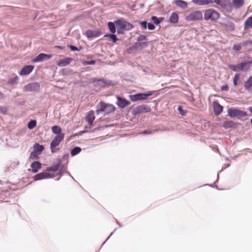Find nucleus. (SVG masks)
<instances>
[{
    "mask_svg": "<svg viewBox=\"0 0 252 252\" xmlns=\"http://www.w3.org/2000/svg\"><path fill=\"white\" fill-rule=\"evenodd\" d=\"M52 131L53 133L56 134V135H59L60 134H64V133H62V128L58 126H53L52 127Z\"/></svg>",
    "mask_w": 252,
    "mask_h": 252,
    "instance_id": "nucleus-27",
    "label": "nucleus"
},
{
    "mask_svg": "<svg viewBox=\"0 0 252 252\" xmlns=\"http://www.w3.org/2000/svg\"><path fill=\"white\" fill-rule=\"evenodd\" d=\"M85 34L86 36L90 38L98 37L101 34V32L99 30H88Z\"/></svg>",
    "mask_w": 252,
    "mask_h": 252,
    "instance_id": "nucleus-13",
    "label": "nucleus"
},
{
    "mask_svg": "<svg viewBox=\"0 0 252 252\" xmlns=\"http://www.w3.org/2000/svg\"><path fill=\"white\" fill-rule=\"evenodd\" d=\"M95 62L94 61H85L83 62L84 65H93L95 64Z\"/></svg>",
    "mask_w": 252,
    "mask_h": 252,
    "instance_id": "nucleus-42",
    "label": "nucleus"
},
{
    "mask_svg": "<svg viewBox=\"0 0 252 252\" xmlns=\"http://www.w3.org/2000/svg\"><path fill=\"white\" fill-rule=\"evenodd\" d=\"M40 154H37V153H36V151L33 150V151L31 154L30 157L32 158H36Z\"/></svg>",
    "mask_w": 252,
    "mask_h": 252,
    "instance_id": "nucleus-40",
    "label": "nucleus"
},
{
    "mask_svg": "<svg viewBox=\"0 0 252 252\" xmlns=\"http://www.w3.org/2000/svg\"><path fill=\"white\" fill-rule=\"evenodd\" d=\"M251 64H252V61L238 63L237 64L238 71H247L250 68Z\"/></svg>",
    "mask_w": 252,
    "mask_h": 252,
    "instance_id": "nucleus-10",
    "label": "nucleus"
},
{
    "mask_svg": "<svg viewBox=\"0 0 252 252\" xmlns=\"http://www.w3.org/2000/svg\"><path fill=\"white\" fill-rule=\"evenodd\" d=\"M7 108L4 106H0V113L2 114H6L7 111Z\"/></svg>",
    "mask_w": 252,
    "mask_h": 252,
    "instance_id": "nucleus-39",
    "label": "nucleus"
},
{
    "mask_svg": "<svg viewBox=\"0 0 252 252\" xmlns=\"http://www.w3.org/2000/svg\"><path fill=\"white\" fill-rule=\"evenodd\" d=\"M248 43H250L251 44H252V41H246L245 42H244L243 43V44L245 45H247Z\"/></svg>",
    "mask_w": 252,
    "mask_h": 252,
    "instance_id": "nucleus-52",
    "label": "nucleus"
},
{
    "mask_svg": "<svg viewBox=\"0 0 252 252\" xmlns=\"http://www.w3.org/2000/svg\"><path fill=\"white\" fill-rule=\"evenodd\" d=\"M117 32L119 34H123L124 31H129L133 28L132 24L123 19H120L115 21Z\"/></svg>",
    "mask_w": 252,
    "mask_h": 252,
    "instance_id": "nucleus-2",
    "label": "nucleus"
},
{
    "mask_svg": "<svg viewBox=\"0 0 252 252\" xmlns=\"http://www.w3.org/2000/svg\"><path fill=\"white\" fill-rule=\"evenodd\" d=\"M36 122L35 120H31L28 124V127L32 129L36 126Z\"/></svg>",
    "mask_w": 252,
    "mask_h": 252,
    "instance_id": "nucleus-34",
    "label": "nucleus"
},
{
    "mask_svg": "<svg viewBox=\"0 0 252 252\" xmlns=\"http://www.w3.org/2000/svg\"><path fill=\"white\" fill-rule=\"evenodd\" d=\"M240 74L239 73H237L235 75L234 77L233 78V84L235 86H237V81L240 78Z\"/></svg>",
    "mask_w": 252,
    "mask_h": 252,
    "instance_id": "nucleus-36",
    "label": "nucleus"
},
{
    "mask_svg": "<svg viewBox=\"0 0 252 252\" xmlns=\"http://www.w3.org/2000/svg\"><path fill=\"white\" fill-rule=\"evenodd\" d=\"M130 99L132 101H136L138 100H140L137 94L133 95H129Z\"/></svg>",
    "mask_w": 252,
    "mask_h": 252,
    "instance_id": "nucleus-37",
    "label": "nucleus"
},
{
    "mask_svg": "<svg viewBox=\"0 0 252 252\" xmlns=\"http://www.w3.org/2000/svg\"><path fill=\"white\" fill-rule=\"evenodd\" d=\"M115 109L116 108L113 105L101 102L97 106L96 112L98 114L103 112L105 115L114 112Z\"/></svg>",
    "mask_w": 252,
    "mask_h": 252,
    "instance_id": "nucleus-3",
    "label": "nucleus"
},
{
    "mask_svg": "<svg viewBox=\"0 0 252 252\" xmlns=\"http://www.w3.org/2000/svg\"><path fill=\"white\" fill-rule=\"evenodd\" d=\"M147 25H148V28L150 30H153L155 28V26L152 23H149L147 24Z\"/></svg>",
    "mask_w": 252,
    "mask_h": 252,
    "instance_id": "nucleus-46",
    "label": "nucleus"
},
{
    "mask_svg": "<svg viewBox=\"0 0 252 252\" xmlns=\"http://www.w3.org/2000/svg\"><path fill=\"white\" fill-rule=\"evenodd\" d=\"M105 37H109L112 40L113 42H116L118 40V38L116 35L115 34H106L104 35Z\"/></svg>",
    "mask_w": 252,
    "mask_h": 252,
    "instance_id": "nucleus-35",
    "label": "nucleus"
},
{
    "mask_svg": "<svg viewBox=\"0 0 252 252\" xmlns=\"http://www.w3.org/2000/svg\"><path fill=\"white\" fill-rule=\"evenodd\" d=\"M34 150L36 151L38 154H41L43 151L44 148L43 145H39L38 143H35L33 146Z\"/></svg>",
    "mask_w": 252,
    "mask_h": 252,
    "instance_id": "nucleus-28",
    "label": "nucleus"
},
{
    "mask_svg": "<svg viewBox=\"0 0 252 252\" xmlns=\"http://www.w3.org/2000/svg\"><path fill=\"white\" fill-rule=\"evenodd\" d=\"M2 96V94L0 92V98Z\"/></svg>",
    "mask_w": 252,
    "mask_h": 252,
    "instance_id": "nucleus-54",
    "label": "nucleus"
},
{
    "mask_svg": "<svg viewBox=\"0 0 252 252\" xmlns=\"http://www.w3.org/2000/svg\"><path fill=\"white\" fill-rule=\"evenodd\" d=\"M81 151V149L79 147H74L71 151V155L72 156H75L79 154Z\"/></svg>",
    "mask_w": 252,
    "mask_h": 252,
    "instance_id": "nucleus-33",
    "label": "nucleus"
},
{
    "mask_svg": "<svg viewBox=\"0 0 252 252\" xmlns=\"http://www.w3.org/2000/svg\"><path fill=\"white\" fill-rule=\"evenodd\" d=\"M39 88L40 84L37 82L29 83L24 87V90L27 92L38 91Z\"/></svg>",
    "mask_w": 252,
    "mask_h": 252,
    "instance_id": "nucleus-8",
    "label": "nucleus"
},
{
    "mask_svg": "<svg viewBox=\"0 0 252 252\" xmlns=\"http://www.w3.org/2000/svg\"><path fill=\"white\" fill-rule=\"evenodd\" d=\"M252 28V17H249L244 23V29L248 30Z\"/></svg>",
    "mask_w": 252,
    "mask_h": 252,
    "instance_id": "nucleus-24",
    "label": "nucleus"
},
{
    "mask_svg": "<svg viewBox=\"0 0 252 252\" xmlns=\"http://www.w3.org/2000/svg\"><path fill=\"white\" fill-rule=\"evenodd\" d=\"M228 67L234 71H235V72L238 71V68L237 67V65H235L233 64H229V65H228Z\"/></svg>",
    "mask_w": 252,
    "mask_h": 252,
    "instance_id": "nucleus-41",
    "label": "nucleus"
},
{
    "mask_svg": "<svg viewBox=\"0 0 252 252\" xmlns=\"http://www.w3.org/2000/svg\"><path fill=\"white\" fill-rule=\"evenodd\" d=\"M214 114L219 116L222 111L223 107L220 105L218 102H214Z\"/></svg>",
    "mask_w": 252,
    "mask_h": 252,
    "instance_id": "nucleus-17",
    "label": "nucleus"
},
{
    "mask_svg": "<svg viewBox=\"0 0 252 252\" xmlns=\"http://www.w3.org/2000/svg\"><path fill=\"white\" fill-rule=\"evenodd\" d=\"M64 134H60L59 135H56L54 137L50 144V149L52 153H54L57 151L59 149L56 147L60 145V143L64 139Z\"/></svg>",
    "mask_w": 252,
    "mask_h": 252,
    "instance_id": "nucleus-4",
    "label": "nucleus"
},
{
    "mask_svg": "<svg viewBox=\"0 0 252 252\" xmlns=\"http://www.w3.org/2000/svg\"><path fill=\"white\" fill-rule=\"evenodd\" d=\"M33 68L34 66L33 65H26L21 69L19 74L22 76L27 75L33 70Z\"/></svg>",
    "mask_w": 252,
    "mask_h": 252,
    "instance_id": "nucleus-14",
    "label": "nucleus"
},
{
    "mask_svg": "<svg viewBox=\"0 0 252 252\" xmlns=\"http://www.w3.org/2000/svg\"><path fill=\"white\" fill-rule=\"evenodd\" d=\"M233 48L234 50L239 51L241 49V46L239 44H236L234 45Z\"/></svg>",
    "mask_w": 252,
    "mask_h": 252,
    "instance_id": "nucleus-45",
    "label": "nucleus"
},
{
    "mask_svg": "<svg viewBox=\"0 0 252 252\" xmlns=\"http://www.w3.org/2000/svg\"><path fill=\"white\" fill-rule=\"evenodd\" d=\"M252 87V76L245 83L244 87L246 89H249Z\"/></svg>",
    "mask_w": 252,
    "mask_h": 252,
    "instance_id": "nucleus-30",
    "label": "nucleus"
},
{
    "mask_svg": "<svg viewBox=\"0 0 252 252\" xmlns=\"http://www.w3.org/2000/svg\"><path fill=\"white\" fill-rule=\"evenodd\" d=\"M178 110L182 116H185L186 114V112L184 111L182 108V107L179 106L178 108Z\"/></svg>",
    "mask_w": 252,
    "mask_h": 252,
    "instance_id": "nucleus-43",
    "label": "nucleus"
},
{
    "mask_svg": "<svg viewBox=\"0 0 252 252\" xmlns=\"http://www.w3.org/2000/svg\"><path fill=\"white\" fill-rule=\"evenodd\" d=\"M151 19L155 24L158 25L162 21L163 18L161 17L158 18L156 16H152Z\"/></svg>",
    "mask_w": 252,
    "mask_h": 252,
    "instance_id": "nucleus-32",
    "label": "nucleus"
},
{
    "mask_svg": "<svg viewBox=\"0 0 252 252\" xmlns=\"http://www.w3.org/2000/svg\"><path fill=\"white\" fill-rule=\"evenodd\" d=\"M108 27L110 32L112 33H114L116 32V27L114 23L112 22H109L108 23Z\"/></svg>",
    "mask_w": 252,
    "mask_h": 252,
    "instance_id": "nucleus-31",
    "label": "nucleus"
},
{
    "mask_svg": "<svg viewBox=\"0 0 252 252\" xmlns=\"http://www.w3.org/2000/svg\"><path fill=\"white\" fill-rule=\"evenodd\" d=\"M192 1L198 5H205L213 3V0H192Z\"/></svg>",
    "mask_w": 252,
    "mask_h": 252,
    "instance_id": "nucleus-19",
    "label": "nucleus"
},
{
    "mask_svg": "<svg viewBox=\"0 0 252 252\" xmlns=\"http://www.w3.org/2000/svg\"><path fill=\"white\" fill-rule=\"evenodd\" d=\"M204 16L206 20L210 19L215 21L219 18L220 14L215 10L209 9L205 11Z\"/></svg>",
    "mask_w": 252,
    "mask_h": 252,
    "instance_id": "nucleus-6",
    "label": "nucleus"
},
{
    "mask_svg": "<svg viewBox=\"0 0 252 252\" xmlns=\"http://www.w3.org/2000/svg\"><path fill=\"white\" fill-rule=\"evenodd\" d=\"M94 119L95 116L94 112L93 111H89L86 117V121L88 122L90 126H91L93 125V123Z\"/></svg>",
    "mask_w": 252,
    "mask_h": 252,
    "instance_id": "nucleus-16",
    "label": "nucleus"
},
{
    "mask_svg": "<svg viewBox=\"0 0 252 252\" xmlns=\"http://www.w3.org/2000/svg\"><path fill=\"white\" fill-rule=\"evenodd\" d=\"M117 104L121 108H124L130 104V102L121 97H117Z\"/></svg>",
    "mask_w": 252,
    "mask_h": 252,
    "instance_id": "nucleus-15",
    "label": "nucleus"
},
{
    "mask_svg": "<svg viewBox=\"0 0 252 252\" xmlns=\"http://www.w3.org/2000/svg\"><path fill=\"white\" fill-rule=\"evenodd\" d=\"M106 127H107L108 126H105Z\"/></svg>",
    "mask_w": 252,
    "mask_h": 252,
    "instance_id": "nucleus-56",
    "label": "nucleus"
},
{
    "mask_svg": "<svg viewBox=\"0 0 252 252\" xmlns=\"http://www.w3.org/2000/svg\"><path fill=\"white\" fill-rule=\"evenodd\" d=\"M140 24L143 28L145 29L147 28V23L146 21H142L140 22Z\"/></svg>",
    "mask_w": 252,
    "mask_h": 252,
    "instance_id": "nucleus-47",
    "label": "nucleus"
},
{
    "mask_svg": "<svg viewBox=\"0 0 252 252\" xmlns=\"http://www.w3.org/2000/svg\"><path fill=\"white\" fill-rule=\"evenodd\" d=\"M19 77L17 76H15L13 77L10 78L8 81V84L10 86H13L17 83Z\"/></svg>",
    "mask_w": 252,
    "mask_h": 252,
    "instance_id": "nucleus-29",
    "label": "nucleus"
},
{
    "mask_svg": "<svg viewBox=\"0 0 252 252\" xmlns=\"http://www.w3.org/2000/svg\"><path fill=\"white\" fill-rule=\"evenodd\" d=\"M228 114L230 117H236L238 119L244 118L247 115V112L236 108L229 109Z\"/></svg>",
    "mask_w": 252,
    "mask_h": 252,
    "instance_id": "nucleus-5",
    "label": "nucleus"
},
{
    "mask_svg": "<svg viewBox=\"0 0 252 252\" xmlns=\"http://www.w3.org/2000/svg\"><path fill=\"white\" fill-rule=\"evenodd\" d=\"M148 44L147 42H143L140 43V45L142 47H146L147 46Z\"/></svg>",
    "mask_w": 252,
    "mask_h": 252,
    "instance_id": "nucleus-51",
    "label": "nucleus"
},
{
    "mask_svg": "<svg viewBox=\"0 0 252 252\" xmlns=\"http://www.w3.org/2000/svg\"><path fill=\"white\" fill-rule=\"evenodd\" d=\"M229 89L227 85H223L221 87V90L224 91H227Z\"/></svg>",
    "mask_w": 252,
    "mask_h": 252,
    "instance_id": "nucleus-48",
    "label": "nucleus"
},
{
    "mask_svg": "<svg viewBox=\"0 0 252 252\" xmlns=\"http://www.w3.org/2000/svg\"><path fill=\"white\" fill-rule=\"evenodd\" d=\"M95 85L100 87H108L112 85V82L109 80L99 79L97 80Z\"/></svg>",
    "mask_w": 252,
    "mask_h": 252,
    "instance_id": "nucleus-12",
    "label": "nucleus"
},
{
    "mask_svg": "<svg viewBox=\"0 0 252 252\" xmlns=\"http://www.w3.org/2000/svg\"><path fill=\"white\" fill-rule=\"evenodd\" d=\"M52 56V55L40 53L35 58L33 59L32 62L33 63L42 62L45 61L49 60L51 58Z\"/></svg>",
    "mask_w": 252,
    "mask_h": 252,
    "instance_id": "nucleus-9",
    "label": "nucleus"
},
{
    "mask_svg": "<svg viewBox=\"0 0 252 252\" xmlns=\"http://www.w3.org/2000/svg\"><path fill=\"white\" fill-rule=\"evenodd\" d=\"M69 48L71 49V50L72 51H78V49L74 46L69 45Z\"/></svg>",
    "mask_w": 252,
    "mask_h": 252,
    "instance_id": "nucleus-49",
    "label": "nucleus"
},
{
    "mask_svg": "<svg viewBox=\"0 0 252 252\" xmlns=\"http://www.w3.org/2000/svg\"><path fill=\"white\" fill-rule=\"evenodd\" d=\"M251 124L252 125V119L251 120Z\"/></svg>",
    "mask_w": 252,
    "mask_h": 252,
    "instance_id": "nucleus-55",
    "label": "nucleus"
},
{
    "mask_svg": "<svg viewBox=\"0 0 252 252\" xmlns=\"http://www.w3.org/2000/svg\"><path fill=\"white\" fill-rule=\"evenodd\" d=\"M146 36L145 35H140V36H139L137 38V40L138 41H143V40H145L146 39Z\"/></svg>",
    "mask_w": 252,
    "mask_h": 252,
    "instance_id": "nucleus-44",
    "label": "nucleus"
},
{
    "mask_svg": "<svg viewBox=\"0 0 252 252\" xmlns=\"http://www.w3.org/2000/svg\"><path fill=\"white\" fill-rule=\"evenodd\" d=\"M150 111L151 108L144 105L137 106L133 109V112L134 115H137L143 112H148Z\"/></svg>",
    "mask_w": 252,
    "mask_h": 252,
    "instance_id": "nucleus-11",
    "label": "nucleus"
},
{
    "mask_svg": "<svg viewBox=\"0 0 252 252\" xmlns=\"http://www.w3.org/2000/svg\"><path fill=\"white\" fill-rule=\"evenodd\" d=\"M202 14L199 11H196L190 13L186 17V20L189 21H197L202 19Z\"/></svg>",
    "mask_w": 252,
    "mask_h": 252,
    "instance_id": "nucleus-7",
    "label": "nucleus"
},
{
    "mask_svg": "<svg viewBox=\"0 0 252 252\" xmlns=\"http://www.w3.org/2000/svg\"><path fill=\"white\" fill-rule=\"evenodd\" d=\"M152 133V131H148V130H144L142 132V134H151Z\"/></svg>",
    "mask_w": 252,
    "mask_h": 252,
    "instance_id": "nucleus-50",
    "label": "nucleus"
},
{
    "mask_svg": "<svg viewBox=\"0 0 252 252\" xmlns=\"http://www.w3.org/2000/svg\"><path fill=\"white\" fill-rule=\"evenodd\" d=\"M222 126L225 129L233 128L235 127V124L232 121H227L223 123Z\"/></svg>",
    "mask_w": 252,
    "mask_h": 252,
    "instance_id": "nucleus-22",
    "label": "nucleus"
},
{
    "mask_svg": "<svg viewBox=\"0 0 252 252\" xmlns=\"http://www.w3.org/2000/svg\"><path fill=\"white\" fill-rule=\"evenodd\" d=\"M175 3L179 7L185 9L187 7V2L182 0H175Z\"/></svg>",
    "mask_w": 252,
    "mask_h": 252,
    "instance_id": "nucleus-26",
    "label": "nucleus"
},
{
    "mask_svg": "<svg viewBox=\"0 0 252 252\" xmlns=\"http://www.w3.org/2000/svg\"><path fill=\"white\" fill-rule=\"evenodd\" d=\"M244 4V0H233L232 5L235 8H240Z\"/></svg>",
    "mask_w": 252,
    "mask_h": 252,
    "instance_id": "nucleus-21",
    "label": "nucleus"
},
{
    "mask_svg": "<svg viewBox=\"0 0 252 252\" xmlns=\"http://www.w3.org/2000/svg\"><path fill=\"white\" fill-rule=\"evenodd\" d=\"M60 165L59 164L53 165L51 167H48L46 171L40 173L35 175L34 177V181H37L45 179H50L55 177V175L53 174H51L48 171L56 172L59 170Z\"/></svg>",
    "mask_w": 252,
    "mask_h": 252,
    "instance_id": "nucleus-1",
    "label": "nucleus"
},
{
    "mask_svg": "<svg viewBox=\"0 0 252 252\" xmlns=\"http://www.w3.org/2000/svg\"><path fill=\"white\" fill-rule=\"evenodd\" d=\"M71 58H67L64 59L60 60L57 63V64L60 67H64L70 63Z\"/></svg>",
    "mask_w": 252,
    "mask_h": 252,
    "instance_id": "nucleus-18",
    "label": "nucleus"
},
{
    "mask_svg": "<svg viewBox=\"0 0 252 252\" xmlns=\"http://www.w3.org/2000/svg\"><path fill=\"white\" fill-rule=\"evenodd\" d=\"M213 2H214L217 5L220 6L221 7H224L225 6L224 2L222 0H214Z\"/></svg>",
    "mask_w": 252,
    "mask_h": 252,
    "instance_id": "nucleus-38",
    "label": "nucleus"
},
{
    "mask_svg": "<svg viewBox=\"0 0 252 252\" xmlns=\"http://www.w3.org/2000/svg\"><path fill=\"white\" fill-rule=\"evenodd\" d=\"M179 16L178 15L175 13L173 12L171 15L169 21L171 23L175 24L177 23L178 21Z\"/></svg>",
    "mask_w": 252,
    "mask_h": 252,
    "instance_id": "nucleus-23",
    "label": "nucleus"
},
{
    "mask_svg": "<svg viewBox=\"0 0 252 252\" xmlns=\"http://www.w3.org/2000/svg\"><path fill=\"white\" fill-rule=\"evenodd\" d=\"M139 100L146 99L148 96L153 94L152 92H149L147 93H138L137 94Z\"/></svg>",
    "mask_w": 252,
    "mask_h": 252,
    "instance_id": "nucleus-25",
    "label": "nucleus"
},
{
    "mask_svg": "<svg viewBox=\"0 0 252 252\" xmlns=\"http://www.w3.org/2000/svg\"><path fill=\"white\" fill-rule=\"evenodd\" d=\"M248 110L251 112L252 113V107H249L248 108Z\"/></svg>",
    "mask_w": 252,
    "mask_h": 252,
    "instance_id": "nucleus-53",
    "label": "nucleus"
},
{
    "mask_svg": "<svg viewBox=\"0 0 252 252\" xmlns=\"http://www.w3.org/2000/svg\"><path fill=\"white\" fill-rule=\"evenodd\" d=\"M31 167L32 171L33 173H36L38 170L41 168V164L39 161H34L31 164Z\"/></svg>",
    "mask_w": 252,
    "mask_h": 252,
    "instance_id": "nucleus-20",
    "label": "nucleus"
}]
</instances>
